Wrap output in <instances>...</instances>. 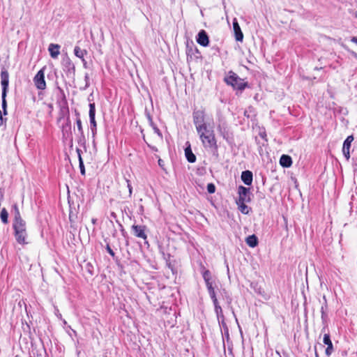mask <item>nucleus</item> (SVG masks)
Listing matches in <instances>:
<instances>
[{
    "label": "nucleus",
    "instance_id": "obj_15",
    "mask_svg": "<svg viewBox=\"0 0 357 357\" xmlns=\"http://www.w3.org/2000/svg\"><path fill=\"white\" fill-rule=\"evenodd\" d=\"M323 342L325 344L327 345V348L326 349V354L327 356H330L333 351V347L329 334H325L324 335Z\"/></svg>",
    "mask_w": 357,
    "mask_h": 357
},
{
    "label": "nucleus",
    "instance_id": "obj_27",
    "mask_svg": "<svg viewBox=\"0 0 357 357\" xmlns=\"http://www.w3.org/2000/svg\"><path fill=\"white\" fill-rule=\"evenodd\" d=\"M202 277H203L205 282L213 281L211 273L208 270L203 271Z\"/></svg>",
    "mask_w": 357,
    "mask_h": 357
},
{
    "label": "nucleus",
    "instance_id": "obj_29",
    "mask_svg": "<svg viewBox=\"0 0 357 357\" xmlns=\"http://www.w3.org/2000/svg\"><path fill=\"white\" fill-rule=\"evenodd\" d=\"M149 121H150L151 125L152 126V127H153V130H154V132H155V133H156V134H157L160 137H162V133H161L160 130L158 128V127H157V126H155L153 124V121H152V119H151V116H149Z\"/></svg>",
    "mask_w": 357,
    "mask_h": 357
},
{
    "label": "nucleus",
    "instance_id": "obj_26",
    "mask_svg": "<svg viewBox=\"0 0 357 357\" xmlns=\"http://www.w3.org/2000/svg\"><path fill=\"white\" fill-rule=\"evenodd\" d=\"M205 283L210 297L215 295V289L213 287V282L210 281Z\"/></svg>",
    "mask_w": 357,
    "mask_h": 357
},
{
    "label": "nucleus",
    "instance_id": "obj_14",
    "mask_svg": "<svg viewBox=\"0 0 357 357\" xmlns=\"http://www.w3.org/2000/svg\"><path fill=\"white\" fill-rule=\"evenodd\" d=\"M252 172L249 170L243 171L241 174V180L246 185H250L252 183Z\"/></svg>",
    "mask_w": 357,
    "mask_h": 357
},
{
    "label": "nucleus",
    "instance_id": "obj_2",
    "mask_svg": "<svg viewBox=\"0 0 357 357\" xmlns=\"http://www.w3.org/2000/svg\"><path fill=\"white\" fill-rule=\"evenodd\" d=\"M193 123L197 132L205 130L206 126L209 124L206 120L205 112L203 109H195L192 112Z\"/></svg>",
    "mask_w": 357,
    "mask_h": 357
},
{
    "label": "nucleus",
    "instance_id": "obj_31",
    "mask_svg": "<svg viewBox=\"0 0 357 357\" xmlns=\"http://www.w3.org/2000/svg\"><path fill=\"white\" fill-rule=\"evenodd\" d=\"M79 166L80 169V172L82 175L85 174V168L83 162V160L82 158V155H79Z\"/></svg>",
    "mask_w": 357,
    "mask_h": 357
},
{
    "label": "nucleus",
    "instance_id": "obj_12",
    "mask_svg": "<svg viewBox=\"0 0 357 357\" xmlns=\"http://www.w3.org/2000/svg\"><path fill=\"white\" fill-rule=\"evenodd\" d=\"M197 42L203 47H207L209 44V38L204 30H201L197 36Z\"/></svg>",
    "mask_w": 357,
    "mask_h": 357
},
{
    "label": "nucleus",
    "instance_id": "obj_43",
    "mask_svg": "<svg viewBox=\"0 0 357 357\" xmlns=\"http://www.w3.org/2000/svg\"><path fill=\"white\" fill-rule=\"evenodd\" d=\"M3 198V190L0 188V200L1 201Z\"/></svg>",
    "mask_w": 357,
    "mask_h": 357
},
{
    "label": "nucleus",
    "instance_id": "obj_25",
    "mask_svg": "<svg viewBox=\"0 0 357 357\" xmlns=\"http://www.w3.org/2000/svg\"><path fill=\"white\" fill-rule=\"evenodd\" d=\"M0 218L3 223H8V213L5 208H3L0 212Z\"/></svg>",
    "mask_w": 357,
    "mask_h": 357
},
{
    "label": "nucleus",
    "instance_id": "obj_36",
    "mask_svg": "<svg viewBox=\"0 0 357 357\" xmlns=\"http://www.w3.org/2000/svg\"><path fill=\"white\" fill-rule=\"evenodd\" d=\"M354 140V137L353 135H349L347 137V139L344 140L345 142H347L348 143H351L353 142Z\"/></svg>",
    "mask_w": 357,
    "mask_h": 357
},
{
    "label": "nucleus",
    "instance_id": "obj_16",
    "mask_svg": "<svg viewBox=\"0 0 357 357\" xmlns=\"http://www.w3.org/2000/svg\"><path fill=\"white\" fill-rule=\"evenodd\" d=\"M59 49L60 45L57 44L51 43L48 47L50 56L54 59L57 58L59 54H60Z\"/></svg>",
    "mask_w": 357,
    "mask_h": 357
},
{
    "label": "nucleus",
    "instance_id": "obj_42",
    "mask_svg": "<svg viewBox=\"0 0 357 357\" xmlns=\"http://www.w3.org/2000/svg\"><path fill=\"white\" fill-rule=\"evenodd\" d=\"M76 151H77V153L78 159L79 160V155H81L82 151L79 149L77 148L76 149Z\"/></svg>",
    "mask_w": 357,
    "mask_h": 357
},
{
    "label": "nucleus",
    "instance_id": "obj_49",
    "mask_svg": "<svg viewBox=\"0 0 357 357\" xmlns=\"http://www.w3.org/2000/svg\"><path fill=\"white\" fill-rule=\"evenodd\" d=\"M96 219H93V220H92V222H93V224H95V223H96Z\"/></svg>",
    "mask_w": 357,
    "mask_h": 357
},
{
    "label": "nucleus",
    "instance_id": "obj_41",
    "mask_svg": "<svg viewBox=\"0 0 357 357\" xmlns=\"http://www.w3.org/2000/svg\"><path fill=\"white\" fill-rule=\"evenodd\" d=\"M69 219H70V222H73L75 221V220H74V216L73 215L72 212H70V213Z\"/></svg>",
    "mask_w": 357,
    "mask_h": 357
},
{
    "label": "nucleus",
    "instance_id": "obj_7",
    "mask_svg": "<svg viewBox=\"0 0 357 357\" xmlns=\"http://www.w3.org/2000/svg\"><path fill=\"white\" fill-rule=\"evenodd\" d=\"M63 70L69 75H75V67L68 56L63 57L61 61Z\"/></svg>",
    "mask_w": 357,
    "mask_h": 357
},
{
    "label": "nucleus",
    "instance_id": "obj_11",
    "mask_svg": "<svg viewBox=\"0 0 357 357\" xmlns=\"http://www.w3.org/2000/svg\"><path fill=\"white\" fill-rule=\"evenodd\" d=\"M9 84V74L7 70L1 72V84L2 86V93L7 94Z\"/></svg>",
    "mask_w": 357,
    "mask_h": 357
},
{
    "label": "nucleus",
    "instance_id": "obj_44",
    "mask_svg": "<svg viewBox=\"0 0 357 357\" xmlns=\"http://www.w3.org/2000/svg\"><path fill=\"white\" fill-rule=\"evenodd\" d=\"M351 54L355 59H357V53H356L355 52H351Z\"/></svg>",
    "mask_w": 357,
    "mask_h": 357
},
{
    "label": "nucleus",
    "instance_id": "obj_28",
    "mask_svg": "<svg viewBox=\"0 0 357 357\" xmlns=\"http://www.w3.org/2000/svg\"><path fill=\"white\" fill-rule=\"evenodd\" d=\"M6 95L7 94L1 93V98H2L1 106H2V109H3V114L4 115L7 114V109H7V102H6Z\"/></svg>",
    "mask_w": 357,
    "mask_h": 357
},
{
    "label": "nucleus",
    "instance_id": "obj_35",
    "mask_svg": "<svg viewBox=\"0 0 357 357\" xmlns=\"http://www.w3.org/2000/svg\"><path fill=\"white\" fill-rule=\"evenodd\" d=\"M84 80L86 82L85 88H87L89 86V76L87 73H86V75L84 76Z\"/></svg>",
    "mask_w": 357,
    "mask_h": 357
},
{
    "label": "nucleus",
    "instance_id": "obj_6",
    "mask_svg": "<svg viewBox=\"0 0 357 357\" xmlns=\"http://www.w3.org/2000/svg\"><path fill=\"white\" fill-rule=\"evenodd\" d=\"M89 119H90V128L92 132V137L94 138L97 131V123L95 119L96 107L94 103L89 104Z\"/></svg>",
    "mask_w": 357,
    "mask_h": 357
},
{
    "label": "nucleus",
    "instance_id": "obj_9",
    "mask_svg": "<svg viewBox=\"0 0 357 357\" xmlns=\"http://www.w3.org/2000/svg\"><path fill=\"white\" fill-rule=\"evenodd\" d=\"M238 199L237 202H248L250 201V189L240 185L238 189Z\"/></svg>",
    "mask_w": 357,
    "mask_h": 357
},
{
    "label": "nucleus",
    "instance_id": "obj_46",
    "mask_svg": "<svg viewBox=\"0 0 357 357\" xmlns=\"http://www.w3.org/2000/svg\"><path fill=\"white\" fill-rule=\"evenodd\" d=\"M111 216H112V217H113L114 218H115L116 217V215L115 213H114V212H112V213H111Z\"/></svg>",
    "mask_w": 357,
    "mask_h": 357
},
{
    "label": "nucleus",
    "instance_id": "obj_19",
    "mask_svg": "<svg viewBox=\"0 0 357 357\" xmlns=\"http://www.w3.org/2000/svg\"><path fill=\"white\" fill-rule=\"evenodd\" d=\"M11 213L13 216V221L17 222L23 220L17 204H15L12 206Z\"/></svg>",
    "mask_w": 357,
    "mask_h": 357
},
{
    "label": "nucleus",
    "instance_id": "obj_45",
    "mask_svg": "<svg viewBox=\"0 0 357 357\" xmlns=\"http://www.w3.org/2000/svg\"><path fill=\"white\" fill-rule=\"evenodd\" d=\"M66 126H67L68 127H69V128H70V120H69V118H68V119H67V123H66Z\"/></svg>",
    "mask_w": 357,
    "mask_h": 357
},
{
    "label": "nucleus",
    "instance_id": "obj_40",
    "mask_svg": "<svg viewBox=\"0 0 357 357\" xmlns=\"http://www.w3.org/2000/svg\"><path fill=\"white\" fill-rule=\"evenodd\" d=\"M351 41L357 45V37L354 36L351 38Z\"/></svg>",
    "mask_w": 357,
    "mask_h": 357
},
{
    "label": "nucleus",
    "instance_id": "obj_20",
    "mask_svg": "<svg viewBox=\"0 0 357 357\" xmlns=\"http://www.w3.org/2000/svg\"><path fill=\"white\" fill-rule=\"evenodd\" d=\"M245 242L250 247L255 248L258 245V238L255 234H252L246 238Z\"/></svg>",
    "mask_w": 357,
    "mask_h": 357
},
{
    "label": "nucleus",
    "instance_id": "obj_33",
    "mask_svg": "<svg viewBox=\"0 0 357 357\" xmlns=\"http://www.w3.org/2000/svg\"><path fill=\"white\" fill-rule=\"evenodd\" d=\"M211 299H212V301H213V305H214L215 308L216 307H220V305H219V303H218V299H217V298H216V295H214V296H211Z\"/></svg>",
    "mask_w": 357,
    "mask_h": 357
},
{
    "label": "nucleus",
    "instance_id": "obj_30",
    "mask_svg": "<svg viewBox=\"0 0 357 357\" xmlns=\"http://www.w3.org/2000/svg\"><path fill=\"white\" fill-rule=\"evenodd\" d=\"M202 132L206 136L208 135V134H213V127L210 126V123L206 126L205 130H202Z\"/></svg>",
    "mask_w": 357,
    "mask_h": 357
},
{
    "label": "nucleus",
    "instance_id": "obj_3",
    "mask_svg": "<svg viewBox=\"0 0 357 357\" xmlns=\"http://www.w3.org/2000/svg\"><path fill=\"white\" fill-rule=\"evenodd\" d=\"M199 138L202 141V143L203 146L206 149H210L212 151H217L218 149V145L216 142V139L215 137V135L213 134H208V135L206 136L204 135V133L200 131V132H197Z\"/></svg>",
    "mask_w": 357,
    "mask_h": 357
},
{
    "label": "nucleus",
    "instance_id": "obj_17",
    "mask_svg": "<svg viewBox=\"0 0 357 357\" xmlns=\"http://www.w3.org/2000/svg\"><path fill=\"white\" fill-rule=\"evenodd\" d=\"M185 158H186L187 160L189 162L193 163L196 161V156L192 153L190 144L185 149Z\"/></svg>",
    "mask_w": 357,
    "mask_h": 357
},
{
    "label": "nucleus",
    "instance_id": "obj_23",
    "mask_svg": "<svg viewBox=\"0 0 357 357\" xmlns=\"http://www.w3.org/2000/svg\"><path fill=\"white\" fill-rule=\"evenodd\" d=\"M238 205L240 211L243 214H248L250 211L249 207L245 204V202H236Z\"/></svg>",
    "mask_w": 357,
    "mask_h": 357
},
{
    "label": "nucleus",
    "instance_id": "obj_39",
    "mask_svg": "<svg viewBox=\"0 0 357 357\" xmlns=\"http://www.w3.org/2000/svg\"><path fill=\"white\" fill-rule=\"evenodd\" d=\"M3 119L2 116V112L0 110V126H1L3 125Z\"/></svg>",
    "mask_w": 357,
    "mask_h": 357
},
{
    "label": "nucleus",
    "instance_id": "obj_37",
    "mask_svg": "<svg viewBox=\"0 0 357 357\" xmlns=\"http://www.w3.org/2000/svg\"><path fill=\"white\" fill-rule=\"evenodd\" d=\"M127 183H128V190H129V194H130V195H131V194H132V186H131V185H130V183L128 180H127Z\"/></svg>",
    "mask_w": 357,
    "mask_h": 357
},
{
    "label": "nucleus",
    "instance_id": "obj_47",
    "mask_svg": "<svg viewBox=\"0 0 357 357\" xmlns=\"http://www.w3.org/2000/svg\"><path fill=\"white\" fill-rule=\"evenodd\" d=\"M58 89L64 96L63 91L60 87H58Z\"/></svg>",
    "mask_w": 357,
    "mask_h": 357
},
{
    "label": "nucleus",
    "instance_id": "obj_1",
    "mask_svg": "<svg viewBox=\"0 0 357 357\" xmlns=\"http://www.w3.org/2000/svg\"><path fill=\"white\" fill-rule=\"evenodd\" d=\"M13 228L14 229V235L17 242L20 244H26V238L28 236L26 231V225L24 220L19 221H13Z\"/></svg>",
    "mask_w": 357,
    "mask_h": 357
},
{
    "label": "nucleus",
    "instance_id": "obj_32",
    "mask_svg": "<svg viewBox=\"0 0 357 357\" xmlns=\"http://www.w3.org/2000/svg\"><path fill=\"white\" fill-rule=\"evenodd\" d=\"M207 191L208 193L212 194L215 191V186L213 183H211L207 185Z\"/></svg>",
    "mask_w": 357,
    "mask_h": 357
},
{
    "label": "nucleus",
    "instance_id": "obj_18",
    "mask_svg": "<svg viewBox=\"0 0 357 357\" xmlns=\"http://www.w3.org/2000/svg\"><path fill=\"white\" fill-rule=\"evenodd\" d=\"M280 164L283 167H289L292 164L291 158L288 155H282L280 159Z\"/></svg>",
    "mask_w": 357,
    "mask_h": 357
},
{
    "label": "nucleus",
    "instance_id": "obj_8",
    "mask_svg": "<svg viewBox=\"0 0 357 357\" xmlns=\"http://www.w3.org/2000/svg\"><path fill=\"white\" fill-rule=\"evenodd\" d=\"M34 84L37 89L43 90L46 87V82L45 81L44 69L40 70L33 78Z\"/></svg>",
    "mask_w": 357,
    "mask_h": 357
},
{
    "label": "nucleus",
    "instance_id": "obj_4",
    "mask_svg": "<svg viewBox=\"0 0 357 357\" xmlns=\"http://www.w3.org/2000/svg\"><path fill=\"white\" fill-rule=\"evenodd\" d=\"M225 82L227 84L231 85L234 89L238 90H243L247 84L233 72H230V75L225 78Z\"/></svg>",
    "mask_w": 357,
    "mask_h": 357
},
{
    "label": "nucleus",
    "instance_id": "obj_24",
    "mask_svg": "<svg viewBox=\"0 0 357 357\" xmlns=\"http://www.w3.org/2000/svg\"><path fill=\"white\" fill-rule=\"evenodd\" d=\"M215 314H216L218 319H220V318H222V319H224V316H223L222 310L221 307H216L215 308ZM222 324L223 327L227 328L226 324L224 322V320L222 321ZM226 329H227V328H226ZM227 331L228 332V330H227Z\"/></svg>",
    "mask_w": 357,
    "mask_h": 357
},
{
    "label": "nucleus",
    "instance_id": "obj_10",
    "mask_svg": "<svg viewBox=\"0 0 357 357\" xmlns=\"http://www.w3.org/2000/svg\"><path fill=\"white\" fill-rule=\"evenodd\" d=\"M132 231L133 232V234L137 237L142 238L144 240H146L147 235L145 232L146 231V226L144 225H133L132 226Z\"/></svg>",
    "mask_w": 357,
    "mask_h": 357
},
{
    "label": "nucleus",
    "instance_id": "obj_22",
    "mask_svg": "<svg viewBox=\"0 0 357 357\" xmlns=\"http://www.w3.org/2000/svg\"><path fill=\"white\" fill-rule=\"evenodd\" d=\"M351 148V143H348L347 142H344L342 152L347 160H349L350 158V152L349 149Z\"/></svg>",
    "mask_w": 357,
    "mask_h": 357
},
{
    "label": "nucleus",
    "instance_id": "obj_13",
    "mask_svg": "<svg viewBox=\"0 0 357 357\" xmlns=\"http://www.w3.org/2000/svg\"><path fill=\"white\" fill-rule=\"evenodd\" d=\"M233 29L235 33V38L237 41L241 42L243 39V34L241 31V27L236 19L233 22Z\"/></svg>",
    "mask_w": 357,
    "mask_h": 357
},
{
    "label": "nucleus",
    "instance_id": "obj_5",
    "mask_svg": "<svg viewBox=\"0 0 357 357\" xmlns=\"http://www.w3.org/2000/svg\"><path fill=\"white\" fill-rule=\"evenodd\" d=\"M75 116H77L76 124H77V130L79 132L77 142L80 146H83L84 148V149L86 150V138H85V136L84 134L82 121L79 118V113L77 110H75Z\"/></svg>",
    "mask_w": 357,
    "mask_h": 357
},
{
    "label": "nucleus",
    "instance_id": "obj_34",
    "mask_svg": "<svg viewBox=\"0 0 357 357\" xmlns=\"http://www.w3.org/2000/svg\"><path fill=\"white\" fill-rule=\"evenodd\" d=\"M106 250L108 252V253L112 257H115V253L114 252V251L112 250V248H110L109 245V244H107V246H106Z\"/></svg>",
    "mask_w": 357,
    "mask_h": 357
},
{
    "label": "nucleus",
    "instance_id": "obj_48",
    "mask_svg": "<svg viewBox=\"0 0 357 357\" xmlns=\"http://www.w3.org/2000/svg\"><path fill=\"white\" fill-rule=\"evenodd\" d=\"M162 160L161 159H159V160H158L159 165L162 166Z\"/></svg>",
    "mask_w": 357,
    "mask_h": 357
},
{
    "label": "nucleus",
    "instance_id": "obj_21",
    "mask_svg": "<svg viewBox=\"0 0 357 357\" xmlns=\"http://www.w3.org/2000/svg\"><path fill=\"white\" fill-rule=\"evenodd\" d=\"M74 54L77 57L83 59L84 56L87 54V51L86 50L81 49L78 46H75L74 48Z\"/></svg>",
    "mask_w": 357,
    "mask_h": 357
},
{
    "label": "nucleus",
    "instance_id": "obj_50",
    "mask_svg": "<svg viewBox=\"0 0 357 357\" xmlns=\"http://www.w3.org/2000/svg\"><path fill=\"white\" fill-rule=\"evenodd\" d=\"M354 16L356 18H357V11L355 13Z\"/></svg>",
    "mask_w": 357,
    "mask_h": 357
},
{
    "label": "nucleus",
    "instance_id": "obj_38",
    "mask_svg": "<svg viewBox=\"0 0 357 357\" xmlns=\"http://www.w3.org/2000/svg\"><path fill=\"white\" fill-rule=\"evenodd\" d=\"M82 61L83 63V67L84 68H88V65H87V62L84 59V58L83 59H82Z\"/></svg>",
    "mask_w": 357,
    "mask_h": 357
}]
</instances>
